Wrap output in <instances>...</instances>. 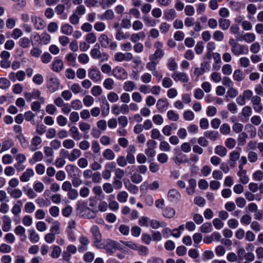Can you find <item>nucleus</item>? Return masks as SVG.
Wrapping results in <instances>:
<instances>
[{
	"label": "nucleus",
	"mask_w": 263,
	"mask_h": 263,
	"mask_svg": "<svg viewBox=\"0 0 263 263\" xmlns=\"http://www.w3.org/2000/svg\"><path fill=\"white\" fill-rule=\"evenodd\" d=\"M69 132L73 140L78 141L82 138L81 134L76 126H72L69 129Z\"/></svg>",
	"instance_id": "a878e982"
},
{
	"label": "nucleus",
	"mask_w": 263,
	"mask_h": 263,
	"mask_svg": "<svg viewBox=\"0 0 263 263\" xmlns=\"http://www.w3.org/2000/svg\"><path fill=\"white\" fill-rule=\"evenodd\" d=\"M79 127L80 129L84 133H88V132L91 129L90 124L83 121L79 122Z\"/></svg>",
	"instance_id": "052dcab7"
},
{
	"label": "nucleus",
	"mask_w": 263,
	"mask_h": 263,
	"mask_svg": "<svg viewBox=\"0 0 263 263\" xmlns=\"http://www.w3.org/2000/svg\"><path fill=\"white\" fill-rule=\"evenodd\" d=\"M29 233V239L32 243H36L40 240L39 235L36 233L34 230L31 229L28 230Z\"/></svg>",
	"instance_id": "4c0bfd02"
},
{
	"label": "nucleus",
	"mask_w": 263,
	"mask_h": 263,
	"mask_svg": "<svg viewBox=\"0 0 263 263\" xmlns=\"http://www.w3.org/2000/svg\"><path fill=\"white\" fill-rule=\"evenodd\" d=\"M10 82L7 78H0V88L7 89L10 87Z\"/></svg>",
	"instance_id": "0e129e2a"
},
{
	"label": "nucleus",
	"mask_w": 263,
	"mask_h": 263,
	"mask_svg": "<svg viewBox=\"0 0 263 263\" xmlns=\"http://www.w3.org/2000/svg\"><path fill=\"white\" fill-rule=\"evenodd\" d=\"M220 133L222 135H228L231 132L230 126L227 123L222 124L220 127Z\"/></svg>",
	"instance_id": "774afa93"
},
{
	"label": "nucleus",
	"mask_w": 263,
	"mask_h": 263,
	"mask_svg": "<svg viewBox=\"0 0 263 263\" xmlns=\"http://www.w3.org/2000/svg\"><path fill=\"white\" fill-rule=\"evenodd\" d=\"M103 90L101 86L95 85L91 88V93L94 97H98L102 93Z\"/></svg>",
	"instance_id": "69168bd1"
},
{
	"label": "nucleus",
	"mask_w": 263,
	"mask_h": 263,
	"mask_svg": "<svg viewBox=\"0 0 263 263\" xmlns=\"http://www.w3.org/2000/svg\"><path fill=\"white\" fill-rule=\"evenodd\" d=\"M3 221V225L2 226V229L4 232H8L11 228V218L5 215L2 217Z\"/></svg>",
	"instance_id": "6ab92c4d"
},
{
	"label": "nucleus",
	"mask_w": 263,
	"mask_h": 263,
	"mask_svg": "<svg viewBox=\"0 0 263 263\" xmlns=\"http://www.w3.org/2000/svg\"><path fill=\"white\" fill-rule=\"evenodd\" d=\"M204 136L212 141H215L218 138L219 133L217 131L207 130L204 133Z\"/></svg>",
	"instance_id": "c756f323"
},
{
	"label": "nucleus",
	"mask_w": 263,
	"mask_h": 263,
	"mask_svg": "<svg viewBox=\"0 0 263 263\" xmlns=\"http://www.w3.org/2000/svg\"><path fill=\"white\" fill-rule=\"evenodd\" d=\"M150 226L154 229H157L159 227H164L166 224L164 222H160L155 220L150 221Z\"/></svg>",
	"instance_id": "680f3d73"
},
{
	"label": "nucleus",
	"mask_w": 263,
	"mask_h": 263,
	"mask_svg": "<svg viewBox=\"0 0 263 263\" xmlns=\"http://www.w3.org/2000/svg\"><path fill=\"white\" fill-rule=\"evenodd\" d=\"M65 170L68 176L71 178L81 175V170L77 166L72 164L67 165L65 166Z\"/></svg>",
	"instance_id": "6e6552de"
},
{
	"label": "nucleus",
	"mask_w": 263,
	"mask_h": 263,
	"mask_svg": "<svg viewBox=\"0 0 263 263\" xmlns=\"http://www.w3.org/2000/svg\"><path fill=\"white\" fill-rule=\"evenodd\" d=\"M26 76V73L23 70H19L16 72H11L8 75L9 79L13 82H15L16 80L19 81H23Z\"/></svg>",
	"instance_id": "1a4fd4ad"
},
{
	"label": "nucleus",
	"mask_w": 263,
	"mask_h": 263,
	"mask_svg": "<svg viewBox=\"0 0 263 263\" xmlns=\"http://www.w3.org/2000/svg\"><path fill=\"white\" fill-rule=\"evenodd\" d=\"M94 102V98L90 95H86L83 99V102L86 107L91 106Z\"/></svg>",
	"instance_id": "864d4df0"
},
{
	"label": "nucleus",
	"mask_w": 263,
	"mask_h": 263,
	"mask_svg": "<svg viewBox=\"0 0 263 263\" xmlns=\"http://www.w3.org/2000/svg\"><path fill=\"white\" fill-rule=\"evenodd\" d=\"M129 37V34L128 33H124L121 31V30L117 31L115 35L116 39L118 41L125 40L128 39Z\"/></svg>",
	"instance_id": "4d7b16f0"
},
{
	"label": "nucleus",
	"mask_w": 263,
	"mask_h": 263,
	"mask_svg": "<svg viewBox=\"0 0 263 263\" xmlns=\"http://www.w3.org/2000/svg\"><path fill=\"white\" fill-rule=\"evenodd\" d=\"M167 197L171 201L179 200L181 195L179 191L175 189H172L168 192Z\"/></svg>",
	"instance_id": "f3484780"
},
{
	"label": "nucleus",
	"mask_w": 263,
	"mask_h": 263,
	"mask_svg": "<svg viewBox=\"0 0 263 263\" xmlns=\"http://www.w3.org/2000/svg\"><path fill=\"white\" fill-rule=\"evenodd\" d=\"M65 7L64 5L59 4L55 8V11L57 15L60 16L62 19H66L67 17L66 14L64 13Z\"/></svg>",
	"instance_id": "bb28decb"
},
{
	"label": "nucleus",
	"mask_w": 263,
	"mask_h": 263,
	"mask_svg": "<svg viewBox=\"0 0 263 263\" xmlns=\"http://www.w3.org/2000/svg\"><path fill=\"white\" fill-rule=\"evenodd\" d=\"M104 249L107 253L112 254L117 250L119 249V244L110 239H104Z\"/></svg>",
	"instance_id": "7ed1b4c3"
},
{
	"label": "nucleus",
	"mask_w": 263,
	"mask_h": 263,
	"mask_svg": "<svg viewBox=\"0 0 263 263\" xmlns=\"http://www.w3.org/2000/svg\"><path fill=\"white\" fill-rule=\"evenodd\" d=\"M44 152L46 156L48 158L47 159L46 162L48 163H51L53 160L54 154L53 149L49 146H45L44 147Z\"/></svg>",
	"instance_id": "393cba45"
},
{
	"label": "nucleus",
	"mask_w": 263,
	"mask_h": 263,
	"mask_svg": "<svg viewBox=\"0 0 263 263\" xmlns=\"http://www.w3.org/2000/svg\"><path fill=\"white\" fill-rule=\"evenodd\" d=\"M218 23L220 28L222 30H227L229 29L231 25V22L229 20L220 18L218 20Z\"/></svg>",
	"instance_id": "c85d7f7f"
},
{
	"label": "nucleus",
	"mask_w": 263,
	"mask_h": 263,
	"mask_svg": "<svg viewBox=\"0 0 263 263\" xmlns=\"http://www.w3.org/2000/svg\"><path fill=\"white\" fill-rule=\"evenodd\" d=\"M82 155V152L78 148H73L70 152L69 161L73 162L79 158Z\"/></svg>",
	"instance_id": "7c9ffc66"
},
{
	"label": "nucleus",
	"mask_w": 263,
	"mask_h": 263,
	"mask_svg": "<svg viewBox=\"0 0 263 263\" xmlns=\"http://www.w3.org/2000/svg\"><path fill=\"white\" fill-rule=\"evenodd\" d=\"M114 198V195H110L109 196V203H108V208L110 210L116 211L119 209V205L118 203L115 200H109L110 198Z\"/></svg>",
	"instance_id": "49530a36"
},
{
	"label": "nucleus",
	"mask_w": 263,
	"mask_h": 263,
	"mask_svg": "<svg viewBox=\"0 0 263 263\" xmlns=\"http://www.w3.org/2000/svg\"><path fill=\"white\" fill-rule=\"evenodd\" d=\"M73 31L72 26L68 24H64L61 27L62 32L66 35H70Z\"/></svg>",
	"instance_id": "de8ad7c7"
},
{
	"label": "nucleus",
	"mask_w": 263,
	"mask_h": 263,
	"mask_svg": "<svg viewBox=\"0 0 263 263\" xmlns=\"http://www.w3.org/2000/svg\"><path fill=\"white\" fill-rule=\"evenodd\" d=\"M43 158V153L41 151H37L33 154L32 159L30 160V163L33 164L36 162L41 161Z\"/></svg>",
	"instance_id": "ea45409f"
},
{
	"label": "nucleus",
	"mask_w": 263,
	"mask_h": 263,
	"mask_svg": "<svg viewBox=\"0 0 263 263\" xmlns=\"http://www.w3.org/2000/svg\"><path fill=\"white\" fill-rule=\"evenodd\" d=\"M60 226L61 224L58 221L53 222L50 229V233H53L55 235V234H59L60 232Z\"/></svg>",
	"instance_id": "8fccbe9b"
},
{
	"label": "nucleus",
	"mask_w": 263,
	"mask_h": 263,
	"mask_svg": "<svg viewBox=\"0 0 263 263\" xmlns=\"http://www.w3.org/2000/svg\"><path fill=\"white\" fill-rule=\"evenodd\" d=\"M99 42L102 47L107 48L109 47V39L105 34H102L99 37Z\"/></svg>",
	"instance_id": "b1692460"
},
{
	"label": "nucleus",
	"mask_w": 263,
	"mask_h": 263,
	"mask_svg": "<svg viewBox=\"0 0 263 263\" xmlns=\"http://www.w3.org/2000/svg\"><path fill=\"white\" fill-rule=\"evenodd\" d=\"M34 175L33 170L32 168H27L20 176V180L23 182H26L30 180L31 177Z\"/></svg>",
	"instance_id": "dca6fc26"
},
{
	"label": "nucleus",
	"mask_w": 263,
	"mask_h": 263,
	"mask_svg": "<svg viewBox=\"0 0 263 263\" xmlns=\"http://www.w3.org/2000/svg\"><path fill=\"white\" fill-rule=\"evenodd\" d=\"M102 103L103 104V105H101V106L102 109V114L104 116L107 115L109 112L110 106L109 104L106 100L105 97H104V100L102 101Z\"/></svg>",
	"instance_id": "37998d69"
},
{
	"label": "nucleus",
	"mask_w": 263,
	"mask_h": 263,
	"mask_svg": "<svg viewBox=\"0 0 263 263\" xmlns=\"http://www.w3.org/2000/svg\"><path fill=\"white\" fill-rule=\"evenodd\" d=\"M88 77L95 83L100 81L102 79V74L100 70L95 67H91L88 71Z\"/></svg>",
	"instance_id": "39448f33"
},
{
	"label": "nucleus",
	"mask_w": 263,
	"mask_h": 263,
	"mask_svg": "<svg viewBox=\"0 0 263 263\" xmlns=\"http://www.w3.org/2000/svg\"><path fill=\"white\" fill-rule=\"evenodd\" d=\"M112 74L119 80L126 79L128 74L124 68L121 66H116L112 70Z\"/></svg>",
	"instance_id": "423d86ee"
},
{
	"label": "nucleus",
	"mask_w": 263,
	"mask_h": 263,
	"mask_svg": "<svg viewBox=\"0 0 263 263\" xmlns=\"http://www.w3.org/2000/svg\"><path fill=\"white\" fill-rule=\"evenodd\" d=\"M47 88L51 92L56 91L59 88L60 81L56 76L51 74L47 81Z\"/></svg>",
	"instance_id": "20e7f679"
},
{
	"label": "nucleus",
	"mask_w": 263,
	"mask_h": 263,
	"mask_svg": "<svg viewBox=\"0 0 263 263\" xmlns=\"http://www.w3.org/2000/svg\"><path fill=\"white\" fill-rule=\"evenodd\" d=\"M7 191L10 196L14 199L19 198L23 195V192L20 189H12L11 187H7Z\"/></svg>",
	"instance_id": "a211bd4d"
},
{
	"label": "nucleus",
	"mask_w": 263,
	"mask_h": 263,
	"mask_svg": "<svg viewBox=\"0 0 263 263\" xmlns=\"http://www.w3.org/2000/svg\"><path fill=\"white\" fill-rule=\"evenodd\" d=\"M30 43L31 42L29 38L27 37H23L19 40L18 44L21 47L23 48H27L29 47Z\"/></svg>",
	"instance_id": "6e6d98bb"
},
{
	"label": "nucleus",
	"mask_w": 263,
	"mask_h": 263,
	"mask_svg": "<svg viewBox=\"0 0 263 263\" xmlns=\"http://www.w3.org/2000/svg\"><path fill=\"white\" fill-rule=\"evenodd\" d=\"M101 20H112L115 17V13L111 9L106 10L103 14L99 16Z\"/></svg>",
	"instance_id": "4be33fe9"
},
{
	"label": "nucleus",
	"mask_w": 263,
	"mask_h": 263,
	"mask_svg": "<svg viewBox=\"0 0 263 263\" xmlns=\"http://www.w3.org/2000/svg\"><path fill=\"white\" fill-rule=\"evenodd\" d=\"M242 39L246 43L253 42L256 40V36L253 33H246L242 37Z\"/></svg>",
	"instance_id": "79ce46f5"
},
{
	"label": "nucleus",
	"mask_w": 263,
	"mask_h": 263,
	"mask_svg": "<svg viewBox=\"0 0 263 263\" xmlns=\"http://www.w3.org/2000/svg\"><path fill=\"white\" fill-rule=\"evenodd\" d=\"M172 78L175 81H181L182 83H187L189 81V78L184 72L176 71L172 76Z\"/></svg>",
	"instance_id": "9d476101"
},
{
	"label": "nucleus",
	"mask_w": 263,
	"mask_h": 263,
	"mask_svg": "<svg viewBox=\"0 0 263 263\" xmlns=\"http://www.w3.org/2000/svg\"><path fill=\"white\" fill-rule=\"evenodd\" d=\"M164 55V52L162 50H156L154 54L149 55V60H158V59H161Z\"/></svg>",
	"instance_id": "09e8293b"
},
{
	"label": "nucleus",
	"mask_w": 263,
	"mask_h": 263,
	"mask_svg": "<svg viewBox=\"0 0 263 263\" xmlns=\"http://www.w3.org/2000/svg\"><path fill=\"white\" fill-rule=\"evenodd\" d=\"M169 103L166 99H160L158 100L156 107L160 112H164L168 108Z\"/></svg>",
	"instance_id": "9b49d317"
},
{
	"label": "nucleus",
	"mask_w": 263,
	"mask_h": 263,
	"mask_svg": "<svg viewBox=\"0 0 263 263\" xmlns=\"http://www.w3.org/2000/svg\"><path fill=\"white\" fill-rule=\"evenodd\" d=\"M233 79L234 81L240 82L244 80L245 75L243 71L240 69L235 70L233 74Z\"/></svg>",
	"instance_id": "72a5a7b5"
},
{
	"label": "nucleus",
	"mask_w": 263,
	"mask_h": 263,
	"mask_svg": "<svg viewBox=\"0 0 263 263\" xmlns=\"http://www.w3.org/2000/svg\"><path fill=\"white\" fill-rule=\"evenodd\" d=\"M240 157V152L233 151L230 154L229 163L230 166L233 168L236 166V162Z\"/></svg>",
	"instance_id": "ddd939ff"
},
{
	"label": "nucleus",
	"mask_w": 263,
	"mask_h": 263,
	"mask_svg": "<svg viewBox=\"0 0 263 263\" xmlns=\"http://www.w3.org/2000/svg\"><path fill=\"white\" fill-rule=\"evenodd\" d=\"M227 152V148L222 145H217L215 148V153L221 157L226 156Z\"/></svg>",
	"instance_id": "c9c22d12"
},
{
	"label": "nucleus",
	"mask_w": 263,
	"mask_h": 263,
	"mask_svg": "<svg viewBox=\"0 0 263 263\" xmlns=\"http://www.w3.org/2000/svg\"><path fill=\"white\" fill-rule=\"evenodd\" d=\"M212 224L209 222L204 223L200 227V231L203 233H208L212 231Z\"/></svg>",
	"instance_id": "bf43d9fd"
},
{
	"label": "nucleus",
	"mask_w": 263,
	"mask_h": 263,
	"mask_svg": "<svg viewBox=\"0 0 263 263\" xmlns=\"http://www.w3.org/2000/svg\"><path fill=\"white\" fill-rule=\"evenodd\" d=\"M146 37L145 33L143 31L137 33H134L131 36V41L133 43H137L140 40H144Z\"/></svg>",
	"instance_id": "f704fd0d"
},
{
	"label": "nucleus",
	"mask_w": 263,
	"mask_h": 263,
	"mask_svg": "<svg viewBox=\"0 0 263 263\" xmlns=\"http://www.w3.org/2000/svg\"><path fill=\"white\" fill-rule=\"evenodd\" d=\"M210 65L208 62H204L201 64L200 67L195 69L194 73L197 77L203 75L204 72L209 69Z\"/></svg>",
	"instance_id": "f8f14e48"
},
{
	"label": "nucleus",
	"mask_w": 263,
	"mask_h": 263,
	"mask_svg": "<svg viewBox=\"0 0 263 263\" xmlns=\"http://www.w3.org/2000/svg\"><path fill=\"white\" fill-rule=\"evenodd\" d=\"M229 44L231 46V51L234 55L248 54L249 53V48L247 45L238 43L233 38H231L229 40Z\"/></svg>",
	"instance_id": "f257e3e1"
},
{
	"label": "nucleus",
	"mask_w": 263,
	"mask_h": 263,
	"mask_svg": "<svg viewBox=\"0 0 263 263\" xmlns=\"http://www.w3.org/2000/svg\"><path fill=\"white\" fill-rule=\"evenodd\" d=\"M167 118L172 121H177L179 119V115L176 113L174 110H168L166 114Z\"/></svg>",
	"instance_id": "13d9d810"
},
{
	"label": "nucleus",
	"mask_w": 263,
	"mask_h": 263,
	"mask_svg": "<svg viewBox=\"0 0 263 263\" xmlns=\"http://www.w3.org/2000/svg\"><path fill=\"white\" fill-rule=\"evenodd\" d=\"M97 40V36L93 32L89 33L86 35V41L88 43L94 44L96 42Z\"/></svg>",
	"instance_id": "338daca9"
},
{
	"label": "nucleus",
	"mask_w": 263,
	"mask_h": 263,
	"mask_svg": "<svg viewBox=\"0 0 263 263\" xmlns=\"http://www.w3.org/2000/svg\"><path fill=\"white\" fill-rule=\"evenodd\" d=\"M31 20L37 30H43L46 27L45 21L40 17L32 15L31 16Z\"/></svg>",
	"instance_id": "0eeeda50"
},
{
	"label": "nucleus",
	"mask_w": 263,
	"mask_h": 263,
	"mask_svg": "<svg viewBox=\"0 0 263 263\" xmlns=\"http://www.w3.org/2000/svg\"><path fill=\"white\" fill-rule=\"evenodd\" d=\"M79 241L82 245V247L79 248V250H86L87 249L86 247L89 243V240L88 237L84 235H82L79 237Z\"/></svg>",
	"instance_id": "a19ab883"
},
{
	"label": "nucleus",
	"mask_w": 263,
	"mask_h": 263,
	"mask_svg": "<svg viewBox=\"0 0 263 263\" xmlns=\"http://www.w3.org/2000/svg\"><path fill=\"white\" fill-rule=\"evenodd\" d=\"M177 16V13L174 9H170L164 13V17L167 21H172Z\"/></svg>",
	"instance_id": "473e14b6"
},
{
	"label": "nucleus",
	"mask_w": 263,
	"mask_h": 263,
	"mask_svg": "<svg viewBox=\"0 0 263 263\" xmlns=\"http://www.w3.org/2000/svg\"><path fill=\"white\" fill-rule=\"evenodd\" d=\"M14 145V142L12 139H8L5 140L2 143L1 153L9 149Z\"/></svg>",
	"instance_id": "e433bc0d"
},
{
	"label": "nucleus",
	"mask_w": 263,
	"mask_h": 263,
	"mask_svg": "<svg viewBox=\"0 0 263 263\" xmlns=\"http://www.w3.org/2000/svg\"><path fill=\"white\" fill-rule=\"evenodd\" d=\"M63 62L61 59H57L54 60L52 64V69L56 72L61 71L63 69Z\"/></svg>",
	"instance_id": "412c9836"
},
{
	"label": "nucleus",
	"mask_w": 263,
	"mask_h": 263,
	"mask_svg": "<svg viewBox=\"0 0 263 263\" xmlns=\"http://www.w3.org/2000/svg\"><path fill=\"white\" fill-rule=\"evenodd\" d=\"M176 212L175 209L171 206H165L162 210V215L166 218H172L175 215Z\"/></svg>",
	"instance_id": "2eb2a0df"
},
{
	"label": "nucleus",
	"mask_w": 263,
	"mask_h": 263,
	"mask_svg": "<svg viewBox=\"0 0 263 263\" xmlns=\"http://www.w3.org/2000/svg\"><path fill=\"white\" fill-rule=\"evenodd\" d=\"M78 209L80 211L82 216L87 219H93L96 218V212L91 209L87 207V202H79L78 204Z\"/></svg>",
	"instance_id": "f03ea898"
},
{
	"label": "nucleus",
	"mask_w": 263,
	"mask_h": 263,
	"mask_svg": "<svg viewBox=\"0 0 263 263\" xmlns=\"http://www.w3.org/2000/svg\"><path fill=\"white\" fill-rule=\"evenodd\" d=\"M142 19L144 22L145 25L148 27L156 26L158 22L147 15H144Z\"/></svg>",
	"instance_id": "cd10ccee"
},
{
	"label": "nucleus",
	"mask_w": 263,
	"mask_h": 263,
	"mask_svg": "<svg viewBox=\"0 0 263 263\" xmlns=\"http://www.w3.org/2000/svg\"><path fill=\"white\" fill-rule=\"evenodd\" d=\"M248 159L250 163H255L258 159V154L254 151H250L248 154Z\"/></svg>",
	"instance_id": "e2e57ef3"
},
{
	"label": "nucleus",
	"mask_w": 263,
	"mask_h": 263,
	"mask_svg": "<svg viewBox=\"0 0 263 263\" xmlns=\"http://www.w3.org/2000/svg\"><path fill=\"white\" fill-rule=\"evenodd\" d=\"M175 163L177 164H180L187 162V158L186 155L180 152L174 158Z\"/></svg>",
	"instance_id": "5701e85b"
},
{
	"label": "nucleus",
	"mask_w": 263,
	"mask_h": 263,
	"mask_svg": "<svg viewBox=\"0 0 263 263\" xmlns=\"http://www.w3.org/2000/svg\"><path fill=\"white\" fill-rule=\"evenodd\" d=\"M123 89L126 91H132L136 89V84L132 81H127L123 84Z\"/></svg>",
	"instance_id": "2f4dec72"
},
{
	"label": "nucleus",
	"mask_w": 263,
	"mask_h": 263,
	"mask_svg": "<svg viewBox=\"0 0 263 263\" xmlns=\"http://www.w3.org/2000/svg\"><path fill=\"white\" fill-rule=\"evenodd\" d=\"M42 139L38 136H35L31 140V144L29 146L31 152H34L38 149V146L42 143Z\"/></svg>",
	"instance_id": "4468645a"
},
{
	"label": "nucleus",
	"mask_w": 263,
	"mask_h": 263,
	"mask_svg": "<svg viewBox=\"0 0 263 263\" xmlns=\"http://www.w3.org/2000/svg\"><path fill=\"white\" fill-rule=\"evenodd\" d=\"M51 41V36L47 32H44L41 34L39 44L43 43L44 45L48 44Z\"/></svg>",
	"instance_id": "58836bf2"
},
{
	"label": "nucleus",
	"mask_w": 263,
	"mask_h": 263,
	"mask_svg": "<svg viewBox=\"0 0 263 263\" xmlns=\"http://www.w3.org/2000/svg\"><path fill=\"white\" fill-rule=\"evenodd\" d=\"M100 51V46L99 44H96L93 48L90 50V55L93 59H99L101 54Z\"/></svg>",
	"instance_id": "aec40b11"
},
{
	"label": "nucleus",
	"mask_w": 263,
	"mask_h": 263,
	"mask_svg": "<svg viewBox=\"0 0 263 263\" xmlns=\"http://www.w3.org/2000/svg\"><path fill=\"white\" fill-rule=\"evenodd\" d=\"M103 156L106 160H112L115 158V154L111 149L107 148L103 152Z\"/></svg>",
	"instance_id": "3c124183"
},
{
	"label": "nucleus",
	"mask_w": 263,
	"mask_h": 263,
	"mask_svg": "<svg viewBox=\"0 0 263 263\" xmlns=\"http://www.w3.org/2000/svg\"><path fill=\"white\" fill-rule=\"evenodd\" d=\"M90 232L92 234L93 239L101 238L102 237L101 234L98 226L93 225L90 228Z\"/></svg>",
	"instance_id": "a18cd8bd"
},
{
	"label": "nucleus",
	"mask_w": 263,
	"mask_h": 263,
	"mask_svg": "<svg viewBox=\"0 0 263 263\" xmlns=\"http://www.w3.org/2000/svg\"><path fill=\"white\" fill-rule=\"evenodd\" d=\"M75 145V142L71 139H67L63 141V146L66 149H73Z\"/></svg>",
	"instance_id": "603ef678"
},
{
	"label": "nucleus",
	"mask_w": 263,
	"mask_h": 263,
	"mask_svg": "<svg viewBox=\"0 0 263 263\" xmlns=\"http://www.w3.org/2000/svg\"><path fill=\"white\" fill-rule=\"evenodd\" d=\"M115 82L111 78H107L105 79L103 82V85L105 89L107 90H112L114 88Z\"/></svg>",
	"instance_id": "c03bdc74"
},
{
	"label": "nucleus",
	"mask_w": 263,
	"mask_h": 263,
	"mask_svg": "<svg viewBox=\"0 0 263 263\" xmlns=\"http://www.w3.org/2000/svg\"><path fill=\"white\" fill-rule=\"evenodd\" d=\"M128 195L125 191L120 192L117 195V199L121 203H125L127 201Z\"/></svg>",
	"instance_id": "5fc2aeb1"
}]
</instances>
